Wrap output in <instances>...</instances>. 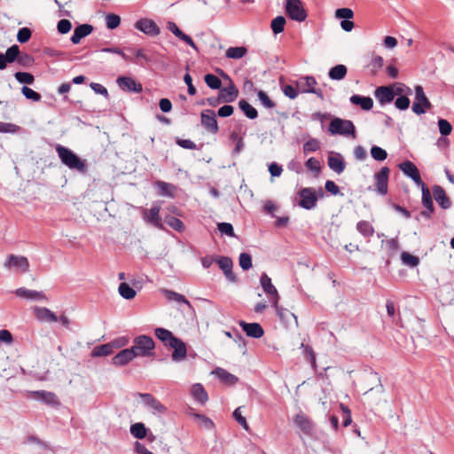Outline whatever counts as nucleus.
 Here are the masks:
<instances>
[{
	"label": "nucleus",
	"mask_w": 454,
	"mask_h": 454,
	"mask_svg": "<svg viewBox=\"0 0 454 454\" xmlns=\"http://www.w3.org/2000/svg\"><path fill=\"white\" fill-rule=\"evenodd\" d=\"M154 334L166 348L174 349L171 354L173 361L180 362L186 358L187 348L185 343L180 338L176 337L171 331L158 327L154 330Z\"/></svg>",
	"instance_id": "nucleus-1"
},
{
	"label": "nucleus",
	"mask_w": 454,
	"mask_h": 454,
	"mask_svg": "<svg viewBox=\"0 0 454 454\" xmlns=\"http://www.w3.org/2000/svg\"><path fill=\"white\" fill-rule=\"evenodd\" d=\"M56 152L61 162L68 168L77 170L81 173H85L87 171L86 161L82 160L69 148L61 145H57Z\"/></svg>",
	"instance_id": "nucleus-2"
},
{
	"label": "nucleus",
	"mask_w": 454,
	"mask_h": 454,
	"mask_svg": "<svg viewBox=\"0 0 454 454\" xmlns=\"http://www.w3.org/2000/svg\"><path fill=\"white\" fill-rule=\"evenodd\" d=\"M131 348L136 356L149 357L154 355L155 342L151 336L138 335L133 339Z\"/></svg>",
	"instance_id": "nucleus-3"
},
{
	"label": "nucleus",
	"mask_w": 454,
	"mask_h": 454,
	"mask_svg": "<svg viewBox=\"0 0 454 454\" xmlns=\"http://www.w3.org/2000/svg\"><path fill=\"white\" fill-rule=\"evenodd\" d=\"M328 130L332 135L351 136L353 138L356 137V127L350 120L334 117L329 124Z\"/></svg>",
	"instance_id": "nucleus-4"
},
{
	"label": "nucleus",
	"mask_w": 454,
	"mask_h": 454,
	"mask_svg": "<svg viewBox=\"0 0 454 454\" xmlns=\"http://www.w3.org/2000/svg\"><path fill=\"white\" fill-rule=\"evenodd\" d=\"M298 195L300 197L298 205L304 209L311 210L314 207H316L318 197H320V198L324 197V192H323L322 188H319L318 195H317V193L314 188L306 187V188H301L298 192Z\"/></svg>",
	"instance_id": "nucleus-5"
},
{
	"label": "nucleus",
	"mask_w": 454,
	"mask_h": 454,
	"mask_svg": "<svg viewBox=\"0 0 454 454\" xmlns=\"http://www.w3.org/2000/svg\"><path fill=\"white\" fill-rule=\"evenodd\" d=\"M317 82L312 75L301 76L296 82L295 85L300 93H311L315 94L321 100L325 99L323 90L317 89Z\"/></svg>",
	"instance_id": "nucleus-6"
},
{
	"label": "nucleus",
	"mask_w": 454,
	"mask_h": 454,
	"mask_svg": "<svg viewBox=\"0 0 454 454\" xmlns=\"http://www.w3.org/2000/svg\"><path fill=\"white\" fill-rule=\"evenodd\" d=\"M286 13L293 20L302 22L307 18V12L301 0H286Z\"/></svg>",
	"instance_id": "nucleus-7"
},
{
	"label": "nucleus",
	"mask_w": 454,
	"mask_h": 454,
	"mask_svg": "<svg viewBox=\"0 0 454 454\" xmlns=\"http://www.w3.org/2000/svg\"><path fill=\"white\" fill-rule=\"evenodd\" d=\"M432 108V104L427 98L423 87L417 85L415 87V101L412 105V111L418 115L423 114L427 110Z\"/></svg>",
	"instance_id": "nucleus-8"
},
{
	"label": "nucleus",
	"mask_w": 454,
	"mask_h": 454,
	"mask_svg": "<svg viewBox=\"0 0 454 454\" xmlns=\"http://www.w3.org/2000/svg\"><path fill=\"white\" fill-rule=\"evenodd\" d=\"M200 122L207 132L211 134H217L219 132L218 122L214 110H203L200 113Z\"/></svg>",
	"instance_id": "nucleus-9"
},
{
	"label": "nucleus",
	"mask_w": 454,
	"mask_h": 454,
	"mask_svg": "<svg viewBox=\"0 0 454 454\" xmlns=\"http://www.w3.org/2000/svg\"><path fill=\"white\" fill-rule=\"evenodd\" d=\"M4 268L19 270L20 273H26L29 270V262L26 256L9 254L6 261L4 263Z\"/></svg>",
	"instance_id": "nucleus-10"
},
{
	"label": "nucleus",
	"mask_w": 454,
	"mask_h": 454,
	"mask_svg": "<svg viewBox=\"0 0 454 454\" xmlns=\"http://www.w3.org/2000/svg\"><path fill=\"white\" fill-rule=\"evenodd\" d=\"M390 169L387 167H382L379 172L374 175L375 190L380 195H386L388 191V178Z\"/></svg>",
	"instance_id": "nucleus-11"
},
{
	"label": "nucleus",
	"mask_w": 454,
	"mask_h": 454,
	"mask_svg": "<svg viewBox=\"0 0 454 454\" xmlns=\"http://www.w3.org/2000/svg\"><path fill=\"white\" fill-rule=\"evenodd\" d=\"M260 283L264 293L270 296L271 306H277L280 297L277 288L271 283L270 278L266 273H262L260 278Z\"/></svg>",
	"instance_id": "nucleus-12"
},
{
	"label": "nucleus",
	"mask_w": 454,
	"mask_h": 454,
	"mask_svg": "<svg viewBox=\"0 0 454 454\" xmlns=\"http://www.w3.org/2000/svg\"><path fill=\"white\" fill-rule=\"evenodd\" d=\"M134 27L149 36H157L160 33L159 26L153 20L147 18L138 20L134 24Z\"/></svg>",
	"instance_id": "nucleus-13"
},
{
	"label": "nucleus",
	"mask_w": 454,
	"mask_h": 454,
	"mask_svg": "<svg viewBox=\"0 0 454 454\" xmlns=\"http://www.w3.org/2000/svg\"><path fill=\"white\" fill-rule=\"evenodd\" d=\"M116 83L124 92L140 93L143 91L142 84L129 76H119L116 80Z\"/></svg>",
	"instance_id": "nucleus-14"
},
{
	"label": "nucleus",
	"mask_w": 454,
	"mask_h": 454,
	"mask_svg": "<svg viewBox=\"0 0 454 454\" xmlns=\"http://www.w3.org/2000/svg\"><path fill=\"white\" fill-rule=\"evenodd\" d=\"M398 168L400 170L403 172L404 175L409 176L416 184L422 186V184H425L421 179L418 168L411 160H404L399 163Z\"/></svg>",
	"instance_id": "nucleus-15"
},
{
	"label": "nucleus",
	"mask_w": 454,
	"mask_h": 454,
	"mask_svg": "<svg viewBox=\"0 0 454 454\" xmlns=\"http://www.w3.org/2000/svg\"><path fill=\"white\" fill-rule=\"evenodd\" d=\"M160 206L154 203L149 210H145L143 218L147 223L153 224L154 227L164 230V226L160 216Z\"/></svg>",
	"instance_id": "nucleus-16"
},
{
	"label": "nucleus",
	"mask_w": 454,
	"mask_h": 454,
	"mask_svg": "<svg viewBox=\"0 0 454 454\" xmlns=\"http://www.w3.org/2000/svg\"><path fill=\"white\" fill-rule=\"evenodd\" d=\"M16 296L30 301H48L43 291L30 290L26 287H20L14 291Z\"/></svg>",
	"instance_id": "nucleus-17"
},
{
	"label": "nucleus",
	"mask_w": 454,
	"mask_h": 454,
	"mask_svg": "<svg viewBox=\"0 0 454 454\" xmlns=\"http://www.w3.org/2000/svg\"><path fill=\"white\" fill-rule=\"evenodd\" d=\"M137 395L139 396L143 400L145 405L153 410L154 413L157 412L161 414L166 411V407L153 395L149 393H137Z\"/></svg>",
	"instance_id": "nucleus-18"
},
{
	"label": "nucleus",
	"mask_w": 454,
	"mask_h": 454,
	"mask_svg": "<svg viewBox=\"0 0 454 454\" xmlns=\"http://www.w3.org/2000/svg\"><path fill=\"white\" fill-rule=\"evenodd\" d=\"M327 164L328 167L338 175L343 173L346 168L344 158L339 153H330L327 158Z\"/></svg>",
	"instance_id": "nucleus-19"
},
{
	"label": "nucleus",
	"mask_w": 454,
	"mask_h": 454,
	"mask_svg": "<svg viewBox=\"0 0 454 454\" xmlns=\"http://www.w3.org/2000/svg\"><path fill=\"white\" fill-rule=\"evenodd\" d=\"M239 325L248 337L259 339L264 334V330L259 323H247L240 320Z\"/></svg>",
	"instance_id": "nucleus-20"
},
{
	"label": "nucleus",
	"mask_w": 454,
	"mask_h": 454,
	"mask_svg": "<svg viewBox=\"0 0 454 454\" xmlns=\"http://www.w3.org/2000/svg\"><path fill=\"white\" fill-rule=\"evenodd\" d=\"M374 96L380 105H386L394 100L395 93L390 86H380L376 89Z\"/></svg>",
	"instance_id": "nucleus-21"
},
{
	"label": "nucleus",
	"mask_w": 454,
	"mask_h": 454,
	"mask_svg": "<svg viewBox=\"0 0 454 454\" xmlns=\"http://www.w3.org/2000/svg\"><path fill=\"white\" fill-rule=\"evenodd\" d=\"M34 316L40 322L53 323L59 321V317L46 307H34Z\"/></svg>",
	"instance_id": "nucleus-22"
},
{
	"label": "nucleus",
	"mask_w": 454,
	"mask_h": 454,
	"mask_svg": "<svg viewBox=\"0 0 454 454\" xmlns=\"http://www.w3.org/2000/svg\"><path fill=\"white\" fill-rule=\"evenodd\" d=\"M294 422L305 434H310L312 433L314 427L313 422L302 411L295 415Z\"/></svg>",
	"instance_id": "nucleus-23"
},
{
	"label": "nucleus",
	"mask_w": 454,
	"mask_h": 454,
	"mask_svg": "<svg viewBox=\"0 0 454 454\" xmlns=\"http://www.w3.org/2000/svg\"><path fill=\"white\" fill-rule=\"evenodd\" d=\"M167 28L171 31L177 38L184 42L195 51H198V47L190 35L184 34L175 22L168 21L167 23Z\"/></svg>",
	"instance_id": "nucleus-24"
},
{
	"label": "nucleus",
	"mask_w": 454,
	"mask_h": 454,
	"mask_svg": "<svg viewBox=\"0 0 454 454\" xmlns=\"http://www.w3.org/2000/svg\"><path fill=\"white\" fill-rule=\"evenodd\" d=\"M135 357H137L136 354L134 353V350L131 348H125L121 350L113 357L112 363L113 364L117 366H123L131 360H133Z\"/></svg>",
	"instance_id": "nucleus-25"
},
{
	"label": "nucleus",
	"mask_w": 454,
	"mask_h": 454,
	"mask_svg": "<svg viewBox=\"0 0 454 454\" xmlns=\"http://www.w3.org/2000/svg\"><path fill=\"white\" fill-rule=\"evenodd\" d=\"M93 31V26L90 24H82L77 26L74 30V34L71 36V42L74 44H77L81 42V40L90 34H91Z\"/></svg>",
	"instance_id": "nucleus-26"
},
{
	"label": "nucleus",
	"mask_w": 454,
	"mask_h": 454,
	"mask_svg": "<svg viewBox=\"0 0 454 454\" xmlns=\"http://www.w3.org/2000/svg\"><path fill=\"white\" fill-rule=\"evenodd\" d=\"M433 193L434 200L442 209H448L450 207L451 201L440 185H434L433 187Z\"/></svg>",
	"instance_id": "nucleus-27"
},
{
	"label": "nucleus",
	"mask_w": 454,
	"mask_h": 454,
	"mask_svg": "<svg viewBox=\"0 0 454 454\" xmlns=\"http://www.w3.org/2000/svg\"><path fill=\"white\" fill-rule=\"evenodd\" d=\"M219 94L223 95L224 103H231L238 98L239 90L233 82L230 80V84L227 87L223 89L220 88Z\"/></svg>",
	"instance_id": "nucleus-28"
},
{
	"label": "nucleus",
	"mask_w": 454,
	"mask_h": 454,
	"mask_svg": "<svg viewBox=\"0 0 454 454\" xmlns=\"http://www.w3.org/2000/svg\"><path fill=\"white\" fill-rule=\"evenodd\" d=\"M349 101L353 105L359 106L364 111H369L373 107V100L370 97L354 94L350 97Z\"/></svg>",
	"instance_id": "nucleus-29"
},
{
	"label": "nucleus",
	"mask_w": 454,
	"mask_h": 454,
	"mask_svg": "<svg viewBox=\"0 0 454 454\" xmlns=\"http://www.w3.org/2000/svg\"><path fill=\"white\" fill-rule=\"evenodd\" d=\"M214 373L217 376V378L224 384L228 386H234L238 381L239 378L234 374L230 373L225 369L217 367Z\"/></svg>",
	"instance_id": "nucleus-30"
},
{
	"label": "nucleus",
	"mask_w": 454,
	"mask_h": 454,
	"mask_svg": "<svg viewBox=\"0 0 454 454\" xmlns=\"http://www.w3.org/2000/svg\"><path fill=\"white\" fill-rule=\"evenodd\" d=\"M34 395L39 400L43 401V403H45L47 404H51V405L59 404L57 395L52 392H49V391H45V390H39V391L34 392Z\"/></svg>",
	"instance_id": "nucleus-31"
},
{
	"label": "nucleus",
	"mask_w": 454,
	"mask_h": 454,
	"mask_svg": "<svg viewBox=\"0 0 454 454\" xmlns=\"http://www.w3.org/2000/svg\"><path fill=\"white\" fill-rule=\"evenodd\" d=\"M192 395L193 398L200 404H205L208 399L207 393L204 387L200 384H194L192 388Z\"/></svg>",
	"instance_id": "nucleus-32"
},
{
	"label": "nucleus",
	"mask_w": 454,
	"mask_h": 454,
	"mask_svg": "<svg viewBox=\"0 0 454 454\" xmlns=\"http://www.w3.org/2000/svg\"><path fill=\"white\" fill-rule=\"evenodd\" d=\"M348 73V68L345 65L339 64L332 67L329 72L328 75L329 78L335 81H340L345 78Z\"/></svg>",
	"instance_id": "nucleus-33"
},
{
	"label": "nucleus",
	"mask_w": 454,
	"mask_h": 454,
	"mask_svg": "<svg viewBox=\"0 0 454 454\" xmlns=\"http://www.w3.org/2000/svg\"><path fill=\"white\" fill-rule=\"evenodd\" d=\"M155 185L159 190V195L174 198L176 187L172 184L159 180L155 183Z\"/></svg>",
	"instance_id": "nucleus-34"
},
{
	"label": "nucleus",
	"mask_w": 454,
	"mask_h": 454,
	"mask_svg": "<svg viewBox=\"0 0 454 454\" xmlns=\"http://www.w3.org/2000/svg\"><path fill=\"white\" fill-rule=\"evenodd\" d=\"M114 343H106L96 346L91 351L92 357L106 356L114 352Z\"/></svg>",
	"instance_id": "nucleus-35"
},
{
	"label": "nucleus",
	"mask_w": 454,
	"mask_h": 454,
	"mask_svg": "<svg viewBox=\"0 0 454 454\" xmlns=\"http://www.w3.org/2000/svg\"><path fill=\"white\" fill-rule=\"evenodd\" d=\"M239 107L248 119L254 120L257 118V110L254 106H252L247 100L241 99L239 102Z\"/></svg>",
	"instance_id": "nucleus-36"
},
{
	"label": "nucleus",
	"mask_w": 454,
	"mask_h": 454,
	"mask_svg": "<svg viewBox=\"0 0 454 454\" xmlns=\"http://www.w3.org/2000/svg\"><path fill=\"white\" fill-rule=\"evenodd\" d=\"M421 191H422L421 202H422L423 207L426 209H429V211H434L431 192L426 184H422Z\"/></svg>",
	"instance_id": "nucleus-37"
},
{
	"label": "nucleus",
	"mask_w": 454,
	"mask_h": 454,
	"mask_svg": "<svg viewBox=\"0 0 454 454\" xmlns=\"http://www.w3.org/2000/svg\"><path fill=\"white\" fill-rule=\"evenodd\" d=\"M356 230L364 238H371L374 234V228L368 221H359L356 223Z\"/></svg>",
	"instance_id": "nucleus-38"
},
{
	"label": "nucleus",
	"mask_w": 454,
	"mask_h": 454,
	"mask_svg": "<svg viewBox=\"0 0 454 454\" xmlns=\"http://www.w3.org/2000/svg\"><path fill=\"white\" fill-rule=\"evenodd\" d=\"M164 222L170 228H172L173 230H175L178 232H183L185 229L184 223L180 219H178L171 215H166L164 216Z\"/></svg>",
	"instance_id": "nucleus-39"
},
{
	"label": "nucleus",
	"mask_w": 454,
	"mask_h": 454,
	"mask_svg": "<svg viewBox=\"0 0 454 454\" xmlns=\"http://www.w3.org/2000/svg\"><path fill=\"white\" fill-rule=\"evenodd\" d=\"M130 434L137 439L142 440L147 435V428L144 423L137 422L130 427Z\"/></svg>",
	"instance_id": "nucleus-40"
},
{
	"label": "nucleus",
	"mask_w": 454,
	"mask_h": 454,
	"mask_svg": "<svg viewBox=\"0 0 454 454\" xmlns=\"http://www.w3.org/2000/svg\"><path fill=\"white\" fill-rule=\"evenodd\" d=\"M247 52V49L244 46L240 47H230L226 52L225 56L228 59H239L243 58Z\"/></svg>",
	"instance_id": "nucleus-41"
},
{
	"label": "nucleus",
	"mask_w": 454,
	"mask_h": 454,
	"mask_svg": "<svg viewBox=\"0 0 454 454\" xmlns=\"http://www.w3.org/2000/svg\"><path fill=\"white\" fill-rule=\"evenodd\" d=\"M272 307L276 309L277 315L281 321L288 323L290 318H294L295 323H297V317L288 309L280 307L278 303H277V306Z\"/></svg>",
	"instance_id": "nucleus-42"
},
{
	"label": "nucleus",
	"mask_w": 454,
	"mask_h": 454,
	"mask_svg": "<svg viewBox=\"0 0 454 454\" xmlns=\"http://www.w3.org/2000/svg\"><path fill=\"white\" fill-rule=\"evenodd\" d=\"M118 291L120 295L126 300H131L137 294L136 291L125 282H122L119 285Z\"/></svg>",
	"instance_id": "nucleus-43"
},
{
	"label": "nucleus",
	"mask_w": 454,
	"mask_h": 454,
	"mask_svg": "<svg viewBox=\"0 0 454 454\" xmlns=\"http://www.w3.org/2000/svg\"><path fill=\"white\" fill-rule=\"evenodd\" d=\"M286 23L284 16H278L271 20L270 28L275 35L280 34L284 31Z\"/></svg>",
	"instance_id": "nucleus-44"
},
{
	"label": "nucleus",
	"mask_w": 454,
	"mask_h": 454,
	"mask_svg": "<svg viewBox=\"0 0 454 454\" xmlns=\"http://www.w3.org/2000/svg\"><path fill=\"white\" fill-rule=\"evenodd\" d=\"M320 149V142L317 138H309L303 144L302 150L305 154L315 153Z\"/></svg>",
	"instance_id": "nucleus-45"
},
{
	"label": "nucleus",
	"mask_w": 454,
	"mask_h": 454,
	"mask_svg": "<svg viewBox=\"0 0 454 454\" xmlns=\"http://www.w3.org/2000/svg\"><path fill=\"white\" fill-rule=\"evenodd\" d=\"M204 81L206 84L212 90H220L222 86V82L219 77L212 74H207L204 76Z\"/></svg>",
	"instance_id": "nucleus-46"
},
{
	"label": "nucleus",
	"mask_w": 454,
	"mask_h": 454,
	"mask_svg": "<svg viewBox=\"0 0 454 454\" xmlns=\"http://www.w3.org/2000/svg\"><path fill=\"white\" fill-rule=\"evenodd\" d=\"M384 65V59L381 56H374L369 64L371 74L376 75L378 72L382 68Z\"/></svg>",
	"instance_id": "nucleus-47"
},
{
	"label": "nucleus",
	"mask_w": 454,
	"mask_h": 454,
	"mask_svg": "<svg viewBox=\"0 0 454 454\" xmlns=\"http://www.w3.org/2000/svg\"><path fill=\"white\" fill-rule=\"evenodd\" d=\"M257 97L261 104L267 109H272L276 106V103L270 98L267 93L263 90H257Z\"/></svg>",
	"instance_id": "nucleus-48"
},
{
	"label": "nucleus",
	"mask_w": 454,
	"mask_h": 454,
	"mask_svg": "<svg viewBox=\"0 0 454 454\" xmlns=\"http://www.w3.org/2000/svg\"><path fill=\"white\" fill-rule=\"evenodd\" d=\"M191 415L192 417H194L195 419H199L200 422V425L204 428H206L207 430H212L215 428V423L213 422V420L211 419H209L206 415L200 414V413H191Z\"/></svg>",
	"instance_id": "nucleus-49"
},
{
	"label": "nucleus",
	"mask_w": 454,
	"mask_h": 454,
	"mask_svg": "<svg viewBox=\"0 0 454 454\" xmlns=\"http://www.w3.org/2000/svg\"><path fill=\"white\" fill-rule=\"evenodd\" d=\"M371 155L375 160L383 161L387 159V153L383 148L373 145L371 148Z\"/></svg>",
	"instance_id": "nucleus-50"
},
{
	"label": "nucleus",
	"mask_w": 454,
	"mask_h": 454,
	"mask_svg": "<svg viewBox=\"0 0 454 454\" xmlns=\"http://www.w3.org/2000/svg\"><path fill=\"white\" fill-rule=\"evenodd\" d=\"M21 92L27 99L32 100L33 102H39L42 98L40 93L35 91L27 86H23Z\"/></svg>",
	"instance_id": "nucleus-51"
},
{
	"label": "nucleus",
	"mask_w": 454,
	"mask_h": 454,
	"mask_svg": "<svg viewBox=\"0 0 454 454\" xmlns=\"http://www.w3.org/2000/svg\"><path fill=\"white\" fill-rule=\"evenodd\" d=\"M20 53V47L17 44H13L6 50L4 55L7 59V60L10 63H12L15 61L17 62Z\"/></svg>",
	"instance_id": "nucleus-52"
},
{
	"label": "nucleus",
	"mask_w": 454,
	"mask_h": 454,
	"mask_svg": "<svg viewBox=\"0 0 454 454\" xmlns=\"http://www.w3.org/2000/svg\"><path fill=\"white\" fill-rule=\"evenodd\" d=\"M15 79L20 83L32 84L35 82V77L32 74L27 72H17L14 74Z\"/></svg>",
	"instance_id": "nucleus-53"
},
{
	"label": "nucleus",
	"mask_w": 454,
	"mask_h": 454,
	"mask_svg": "<svg viewBox=\"0 0 454 454\" xmlns=\"http://www.w3.org/2000/svg\"><path fill=\"white\" fill-rule=\"evenodd\" d=\"M230 139L235 143L233 154H239L244 147L243 138L240 136H239L236 132H232L230 135Z\"/></svg>",
	"instance_id": "nucleus-54"
},
{
	"label": "nucleus",
	"mask_w": 454,
	"mask_h": 454,
	"mask_svg": "<svg viewBox=\"0 0 454 454\" xmlns=\"http://www.w3.org/2000/svg\"><path fill=\"white\" fill-rule=\"evenodd\" d=\"M239 266L243 270L252 268V256L248 253H241L239 258Z\"/></svg>",
	"instance_id": "nucleus-55"
},
{
	"label": "nucleus",
	"mask_w": 454,
	"mask_h": 454,
	"mask_svg": "<svg viewBox=\"0 0 454 454\" xmlns=\"http://www.w3.org/2000/svg\"><path fill=\"white\" fill-rule=\"evenodd\" d=\"M401 258L403 262L410 267H416L419 263V257L412 255L407 252H403L401 254Z\"/></svg>",
	"instance_id": "nucleus-56"
},
{
	"label": "nucleus",
	"mask_w": 454,
	"mask_h": 454,
	"mask_svg": "<svg viewBox=\"0 0 454 454\" xmlns=\"http://www.w3.org/2000/svg\"><path fill=\"white\" fill-rule=\"evenodd\" d=\"M106 23L107 28L114 29L120 26L121 18H120V16H118L114 13H109L106 17Z\"/></svg>",
	"instance_id": "nucleus-57"
},
{
	"label": "nucleus",
	"mask_w": 454,
	"mask_h": 454,
	"mask_svg": "<svg viewBox=\"0 0 454 454\" xmlns=\"http://www.w3.org/2000/svg\"><path fill=\"white\" fill-rule=\"evenodd\" d=\"M216 262L219 266V268L223 270V272L232 269L233 267V262L232 260L228 256H219L216 258Z\"/></svg>",
	"instance_id": "nucleus-58"
},
{
	"label": "nucleus",
	"mask_w": 454,
	"mask_h": 454,
	"mask_svg": "<svg viewBox=\"0 0 454 454\" xmlns=\"http://www.w3.org/2000/svg\"><path fill=\"white\" fill-rule=\"evenodd\" d=\"M217 229L221 234H224L228 237H236L233 226L230 223H219L217 224Z\"/></svg>",
	"instance_id": "nucleus-59"
},
{
	"label": "nucleus",
	"mask_w": 454,
	"mask_h": 454,
	"mask_svg": "<svg viewBox=\"0 0 454 454\" xmlns=\"http://www.w3.org/2000/svg\"><path fill=\"white\" fill-rule=\"evenodd\" d=\"M17 62L24 67H28L34 64L35 59L30 54L20 51Z\"/></svg>",
	"instance_id": "nucleus-60"
},
{
	"label": "nucleus",
	"mask_w": 454,
	"mask_h": 454,
	"mask_svg": "<svg viewBox=\"0 0 454 454\" xmlns=\"http://www.w3.org/2000/svg\"><path fill=\"white\" fill-rule=\"evenodd\" d=\"M32 35V31L28 27H21L17 34V40L20 43H25L29 41Z\"/></svg>",
	"instance_id": "nucleus-61"
},
{
	"label": "nucleus",
	"mask_w": 454,
	"mask_h": 454,
	"mask_svg": "<svg viewBox=\"0 0 454 454\" xmlns=\"http://www.w3.org/2000/svg\"><path fill=\"white\" fill-rule=\"evenodd\" d=\"M438 127L442 136H449L452 131L451 124L447 120L442 118L438 120Z\"/></svg>",
	"instance_id": "nucleus-62"
},
{
	"label": "nucleus",
	"mask_w": 454,
	"mask_h": 454,
	"mask_svg": "<svg viewBox=\"0 0 454 454\" xmlns=\"http://www.w3.org/2000/svg\"><path fill=\"white\" fill-rule=\"evenodd\" d=\"M354 16V12L350 8H339L335 11V17L343 20H350Z\"/></svg>",
	"instance_id": "nucleus-63"
},
{
	"label": "nucleus",
	"mask_w": 454,
	"mask_h": 454,
	"mask_svg": "<svg viewBox=\"0 0 454 454\" xmlns=\"http://www.w3.org/2000/svg\"><path fill=\"white\" fill-rule=\"evenodd\" d=\"M72 28V23L67 19H62L58 22L57 29L61 35L67 34Z\"/></svg>",
	"instance_id": "nucleus-64"
}]
</instances>
